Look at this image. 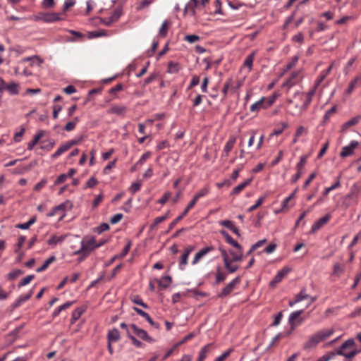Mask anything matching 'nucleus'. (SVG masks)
I'll return each instance as SVG.
<instances>
[{"label": "nucleus", "mask_w": 361, "mask_h": 361, "mask_svg": "<svg viewBox=\"0 0 361 361\" xmlns=\"http://www.w3.org/2000/svg\"><path fill=\"white\" fill-rule=\"evenodd\" d=\"M34 275H28L24 277L18 283V287H21L28 284L34 279Z\"/></svg>", "instance_id": "51"}, {"label": "nucleus", "mask_w": 361, "mask_h": 361, "mask_svg": "<svg viewBox=\"0 0 361 361\" xmlns=\"http://www.w3.org/2000/svg\"><path fill=\"white\" fill-rule=\"evenodd\" d=\"M188 256L189 255L187 253L183 252L179 262L180 269H183V266H185L187 264Z\"/></svg>", "instance_id": "60"}, {"label": "nucleus", "mask_w": 361, "mask_h": 361, "mask_svg": "<svg viewBox=\"0 0 361 361\" xmlns=\"http://www.w3.org/2000/svg\"><path fill=\"white\" fill-rule=\"evenodd\" d=\"M220 233L223 235L228 244L233 246L237 250H243L241 245L236 240H233V238L226 231L221 230L220 231Z\"/></svg>", "instance_id": "11"}, {"label": "nucleus", "mask_w": 361, "mask_h": 361, "mask_svg": "<svg viewBox=\"0 0 361 361\" xmlns=\"http://www.w3.org/2000/svg\"><path fill=\"white\" fill-rule=\"evenodd\" d=\"M226 269L228 271L229 273H234L238 269V267L236 265H232V260L230 259L226 261H224Z\"/></svg>", "instance_id": "36"}, {"label": "nucleus", "mask_w": 361, "mask_h": 361, "mask_svg": "<svg viewBox=\"0 0 361 361\" xmlns=\"http://www.w3.org/2000/svg\"><path fill=\"white\" fill-rule=\"evenodd\" d=\"M158 78V73H152L149 76L144 80V85H147L149 83L152 82L154 80Z\"/></svg>", "instance_id": "59"}, {"label": "nucleus", "mask_w": 361, "mask_h": 361, "mask_svg": "<svg viewBox=\"0 0 361 361\" xmlns=\"http://www.w3.org/2000/svg\"><path fill=\"white\" fill-rule=\"evenodd\" d=\"M236 139L235 137H230L228 142H226L225 147H224V152L228 155L229 152L233 149L235 143Z\"/></svg>", "instance_id": "26"}, {"label": "nucleus", "mask_w": 361, "mask_h": 361, "mask_svg": "<svg viewBox=\"0 0 361 361\" xmlns=\"http://www.w3.org/2000/svg\"><path fill=\"white\" fill-rule=\"evenodd\" d=\"M131 301L134 303V304H136V305H139L142 307H143L145 309H147L149 307L148 305L145 303L140 298V297L137 295H133L132 298H131Z\"/></svg>", "instance_id": "39"}, {"label": "nucleus", "mask_w": 361, "mask_h": 361, "mask_svg": "<svg viewBox=\"0 0 361 361\" xmlns=\"http://www.w3.org/2000/svg\"><path fill=\"white\" fill-rule=\"evenodd\" d=\"M255 52L253 51L252 53H251L246 57V59L244 61L243 66L245 67H247L249 69V71H251V69H252L253 61L255 59Z\"/></svg>", "instance_id": "30"}, {"label": "nucleus", "mask_w": 361, "mask_h": 361, "mask_svg": "<svg viewBox=\"0 0 361 361\" xmlns=\"http://www.w3.org/2000/svg\"><path fill=\"white\" fill-rule=\"evenodd\" d=\"M252 182V178L247 179L245 180L243 183L239 184L236 187H235L232 192L231 195H237L240 193L246 186H247Z\"/></svg>", "instance_id": "19"}, {"label": "nucleus", "mask_w": 361, "mask_h": 361, "mask_svg": "<svg viewBox=\"0 0 361 361\" xmlns=\"http://www.w3.org/2000/svg\"><path fill=\"white\" fill-rule=\"evenodd\" d=\"M355 345V343L353 339L350 338L347 341H345L341 346L336 350L334 351L336 355H342L344 356L345 358H352L355 357L357 354L360 353V350H352L349 352H347V349H350L354 347Z\"/></svg>", "instance_id": "3"}, {"label": "nucleus", "mask_w": 361, "mask_h": 361, "mask_svg": "<svg viewBox=\"0 0 361 361\" xmlns=\"http://www.w3.org/2000/svg\"><path fill=\"white\" fill-rule=\"evenodd\" d=\"M360 80V78L359 77H356L349 84V86L348 87V89L346 90V93L348 94H350L353 92L354 88L355 87L356 85L357 84V82H359Z\"/></svg>", "instance_id": "43"}, {"label": "nucleus", "mask_w": 361, "mask_h": 361, "mask_svg": "<svg viewBox=\"0 0 361 361\" xmlns=\"http://www.w3.org/2000/svg\"><path fill=\"white\" fill-rule=\"evenodd\" d=\"M226 279V274L220 271V269L218 268L216 273V284L224 281Z\"/></svg>", "instance_id": "42"}, {"label": "nucleus", "mask_w": 361, "mask_h": 361, "mask_svg": "<svg viewBox=\"0 0 361 361\" xmlns=\"http://www.w3.org/2000/svg\"><path fill=\"white\" fill-rule=\"evenodd\" d=\"M209 192V187H204L201 190H200L195 195V197H197V199L199 200L200 197H202L207 195Z\"/></svg>", "instance_id": "48"}, {"label": "nucleus", "mask_w": 361, "mask_h": 361, "mask_svg": "<svg viewBox=\"0 0 361 361\" xmlns=\"http://www.w3.org/2000/svg\"><path fill=\"white\" fill-rule=\"evenodd\" d=\"M360 116H357L355 117L352 118L351 119H350L349 121L343 124L342 130H345L348 128L356 125L360 121Z\"/></svg>", "instance_id": "20"}, {"label": "nucleus", "mask_w": 361, "mask_h": 361, "mask_svg": "<svg viewBox=\"0 0 361 361\" xmlns=\"http://www.w3.org/2000/svg\"><path fill=\"white\" fill-rule=\"evenodd\" d=\"M289 271L290 269L286 268H283L280 270L274 276V279L270 282L269 286L273 288L275 287L278 283L282 281L283 277L289 272Z\"/></svg>", "instance_id": "10"}, {"label": "nucleus", "mask_w": 361, "mask_h": 361, "mask_svg": "<svg viewBox=\"0 0 361 361\" xmlns=\"http://www.w3.org/2000/svg\"><path fill=\"white\" fill-rule=\"evenodd\" d=\"M360 192V188L357 185L354 184L351 188L350 192L345 196L343 205L345 208L349 207L352 204H356L357 203V197Z\"/></svg>", "instance_id": "4"}, {"label": "nucleus", "mask_w": 361, "mask_h": 361, "mask_svg": "<svg viewBox=\"0 0 361 361\" xmlns=\"http://www.w3.org/2000/svg\"><path fill=\"white\" fill-rule=\"evenodd\" d=\"M340 185L341 183L339 179H338L336 182L334 184H333L331 187L325 188L324 191L323 192V195H327L331 190L340 187Z\"/></svg>", "instance_id": "47"}, {"label": "nucleus", "mask_w": 361, "mask_h": 361, "mask_svg": "<svg viewBox=\"0 0 361 361\" xmlns=\"http://www.w3.org/2000/svg\"><path fill=\"white\" fill-rule=\"evenodd\" d=\"M167 218H168L167 214H166L165 215H164L162 216L157 217L154 219V222L150 225L149 229L151 231L154 230L159 224L164 221Z\"/></svg>", "instance_id": "32"}, {"label": "nucleus", "mask_w": 361, "mask_h": 361, "mask_svg": "<svg viewBox=\"0 0 361 361\" xmlns=\"http://www.w3.org/2000/svg\"><path fill=\"white\" fill-rule=\"evenodd\" d=\"M334 330L333 329L322 330L317 332L305 343L304 349L308 350L315 347L319 342L330 337Z\"/></svg>", "instance_id": "2"}, {"label": "nucleus", "mask_w": 361, "mask_h": 361, "mask_svg": "<svg viewBox=\"0 0 361 361\" xmlns=\"http://www.w3.org/2000/svg\"><path fill=\"white\" fill-rule=\"evenodd\" d=\"M200 39V37L197 35H188L185 37V40L190 43H193Z\"/></svg>", "instance_id": "61"}, {"label": "nucleus", "mask_w": 361, "mask_h": 361, "mask_svg": "<svg viewBox=\"0 0 361 361\" xmlns=\"http://www.w3.org/2000/svg\"><path fill=\"white\" fill-rule=\"evenodd\" d=\"M63 240V237H57L56 235L52 236L47 240V243L50 245H55L57 243L62 242Z\"/></svg>", "instance_id": "46"}, {"label": "nucleus", "mask_w": 361, "mask_h": 361, "mask_svg": "<svg viewBox=\"0 0 361 361\" xmlns=\"http://www.w3.org/2000/svg\"><path fill=\"white\" fill-rule=\"evenodd\" d=\"M43 18L45 23H52L61 20L59 14L56 13H44Z\"/></svg>", "instance_id": "17"}, {"label": "nucleus", "mask_w": 361, "mask_h": 361, "mask_svg": "<svg viewBox=\"0 0 361 361\" xmlns=\"http://www.w3.org/2000/svg\"><path fill=\"white\" fill-rule=\"evenodd\" d=\"M34 60H37L38 61L39 66H40L43 63V60L40 59V57L37 55L24 58L21 60L20 62L32 61Z\"/></svg>", "instance_id": "50"}, {"label": "nucleus", "mask_w": 361, "mask_h": 361, "mask_svg": "<svg viewBox=\"0 0 361 361\" xmlns=\"http://www.w3.org/2000/svg\"><path fill=\"white\" fill-rule=\"evenodd\" d=\"M130 246H131V242L128 241L127 245L123 249L121 253L119 255H118V258H123L128 254V252H129Z\"/></svg>", "instance_id": "58"}, {"label": "nucleus", "mask_w": 361, "mask_h": 361, "mask_svg": "<svg viewBox=\"0 0 361 361\" xmlns=\"http://www.w3.org/2000/svg\"><path fill=\"white\" fill-rule=\"evenodd\" d=\"M140 187H141V184L140 182L133 183L132 185H130V187L129 188V191L132 194H135L136 192H137L140 189Z\"/></svg>", "instance_id": "53"}, {"label": "nucleus", "mask_w": 361, "mask_h": 361, "mask_svg": "<svg viewBox=\"0 0 361 361\" xmlns=\"http://www.w3.org/2000/svg\"><path fill=\"white\" fill-rule=\"evenodd\" d=\"M187 214H185L184 212L180 214L179 215L174 221H173L169 226V229H168V231L167 232H169L171 229L173 228V227L176 226V224L179 221H180L183 216H185Z\"/></svg>", "instance_id": "52"}, {"label": "nucleus", "mask_w": 361, "mask_h": 361, "mask_svg": "<svg viewBox=\"0 0 361 361\" xmlns=\"http://www.w3.org/2000/svg\"><path fill=\"white\" fill-rule=\"evenodd\" d=\"M56 260L55 256H51L48 259L45 260L44 264L39 268L37 269V272H42L44 270H46L50 264L54 262Z\"/></svg>", "instance_id": "25"}, {"label": "nucleus", "mask_w": 361, "mask_h": 361, "mask_svg": "<svg viewBox=\"0 0 361 361\" xmlns=\"http://www.w3.org/2000/svg\"><path fill=\"white\" fill-rule=\"evenodd\" d=\"M265 105V98L262 97L259 101L251 105L250 111L252 112L257 113L259 110L262 108H264Z\"/></svg>", "instance_id": "18"}, {"label": "nucleus", "mask_w": 361, "mask_h": 361, "mask_svg": "<svg viewBox=\"0 0 361 361\" xmlns=\"http://www.w3.org/2000/svg\"><path fill=\"white\" fill-rule=\"evenodd\" d=\"M121 16V9H116L110 17L108 18V23H106V25H110L112 23L117 21Z\"/></svg>", "instance_id": "23"}, {"label": "nucleus", "mask_w": 361, "mask_h": 361, "mask_svg": "<svg viewBox=\"0 0 361 361\" xmlns=\"http://www.w3.org/2000/svg\"><path fill=\"white\" fill-rule=\"evenodd\" d=\"M121 338L119 331L114 328L109 331L107 334V340L110 342H116L118 341Z\"/></svg>", "instance_id": "15"}, {"label": "nucleus", "mask_w": 361, "mask_h": 361, "mask_svg": "<svg viewBox=\"0 0 361 361\" xmlns=\"http://www.w3.org/2000/svg\"><path fill=\"white\" fill-rule=\"evenodd\" d=\"M44 135V130H39L37 134L34 136L32 140L28 142L27 144V149L32 150L33 147L37 144L39 140L43 137Z\"/></svg>", "instance_id": "14"}, {"label": "nucleus", "mask_w": 361, "mask_h": 361, "mask_svg": "<svg viewBox=\"0 0 361 361\" xmlns=\"http://www.w3.org/2000/svg\"><path fill=\"white\" fill-rule=\"evenodd\" d=\"M23 271H21L20 269H16V270H14L13 271L10 272L8 274V279L13 280L16 278H17L19 275L23 274Z\"/></svg>", "instance_id": "54"}, {"label": "nucleus", "mask_w": 361, "mask_h": 361, "mask_svg": "<svg viewBox=\"0 0 361 361\" xmlns=\"http://www.w3.org/2000/svg\"><path fill=\"white\" fill-rule=\"evenodd\" d=\"M109 229V225L106 223L101 224L99 226L96 228V231L100 234L104 231H106Z\"/></svg>", "instance_id": "57"}, {"label": "nucleus", "mask_w": 361, "mask_h": 361, "mask_svg": "<svg viewBox=\"0 0 361 361\" xmlns=\"http://www.w3.org/2000/svg\"><path fill=\"white\" fill-rule=\"evenodd\" d=\"M168 27H169L168 21L167 20L164 21L160 29H159V33L161 37H165L166 36L167 31H168Z\"/></svg>", "instance_id": "44"}, {"label": "nucleus", "mask_w": 361, "mask_h": 361, "mask_svg": "<svg viewBox=\"0 0 361 361\" xmlns=\"http://www.w3.org/2000/svg\"><path fill=\"white\" fill-rule=\"evenodd\" d=\"M18 87L19 85L18 83L11 82L6 85V90L11 94H18L19 92Z\"/></svg>", "instance_id": "28"}, {"label": "nucleus", "mask_w": 361, "mask_h": 361, "mask_svg": "<svg viewBox=\"0 0 361 361\" xmlns=\"http://www.w3.org/2000/svg\"><path fill=\"white\" fill-rule=\"evenodd\" d=\"M336 355V353L334 351H331L329 353L321 357L318 359L317 361H329L331 360L334 356Z\"/></svg>", "instance_id": "64"}, {"label": "nucleus", "mask_w": 361, "mask_h": 361, "mask_svg": "<svg viewBox=\"0 0 361 361\" xmlns=\"http://www.w3.org/2000/svg\"><path fill=\"white\" fill-rule=\"evenodd\" d=\"M232 351H233V349H228L226 351H225L221 355L217 357L216 358V361H224V360H226L231 355Z\"/></svg>", "instance_id": "56"}, {"label": "nucleus", "mask_w": 361, "mask_h": 361, "mask_svg": "<svg viewBox=\"0 0 361 361\" xmlns=\"http://www.w3.org/2000/svg\"><path fill=\"white\" fill-rule=\"evenodd\" d=\"M130 328L133 330L134 333L143 341H148L149 343L154 341V339L149 336L145 330L137 327L135 324H131Z\"/></svg>", "instance_id": "6"}, {"label": "nucleus", "mask_w": 361, "mask_h": 361, "mask_svg": "<svg viewBox=\"0 0 361 361\" xmlns=\"http://www.w3.org/2000/svg\"><path fill=\"white\" fill-rule=\"evenodd\" d=\"M276 98V94H273L269 99H265V104L266 105L264 106V109H267L269 106H271L274 102H275V99Z\"/></svg>", "instance_id": "55"}, {"label": "nucleus", "mask_w": 361, "mask_h": 361, "mask_svg": "<svg viewBox=\"0 0 361 361\" xmlns=\"http://www.w3.org/2000/svg\"><path fill=\"white\" fill-rule=\"evenodd\" d=\"M344 271L345 266L343 264L336 263L333 267V275H336V276L339 277L343 274Z\"/></svg>", "instance_id": "24"}, {"label": "nucleus", "mask_w": 361, "mask_h": 361, "mask_svg": "<svg viewBox=\"0 0 361 361\" xmlns=\"http://www.w3.org/2000/svg\"><path fill=\"white\" fill-rule=\"evenodd\" d=\"M240 278L239 276L235 278L222 289L221 292L218 294V297L225 298L228 295L235 289V286L240 283Z\"/></svg>", "instance_id": "5"}, {"label": "nucleus", "mask_w": 361, "mask_h": 361, "mask_svg": "<svg viewBox=\"0 0 361 361\" xmlns=\"http://www.w3.org/2000/svg\"><path fill=\"white\" fill-rule=\"evenodd\" d=\"M296 296L298 297V301L300 302L303 300L309 299V298H310V295L306 293V290L305 288H302L300 290V292L296 295Z\"/></svg>", "instance_id": "49"}, {"label": "nucleus", "mask_w": 361, "mask_h": 361, "mask_svg": "<svg viewBox=\"0 0 361 361\" xmlns=\"http://www.w3.org/2000/svg\"><path fill=\"white\" fill-rule=\"evenodd\" d=\"M36 221L35 217L31 218L28 221L23 223V224H19L16 225V228H20V229H28L31 225H32Z\"/></svg>", "instance_id": "37"}, {"label": "nucleus", "mask_w": 361, "mask_h": 361, "mask_svg": "<svg viewBox=\"0 0 361 361\" xmlns=\"http://www.w3.org/2000/svg\"><path fill=\"white\" fill-rule=\"evenodd\" d=\"M215 250V247L212 245L207 246L206 247L202 248L198 252L196 253L195 255V257L192 260V264H197L202 257H203L204 255H206L208 252L213 251Z\"/></svg>", "instance_id": "9"}, {"label": "nucleus", "mask_w": 361, "mask_h": 361, "mask_svg": "<svg viewBox=\"0 0 361 361\" xmlns=\"http://www.w3.org/2000/svg\"><path fill=\"white\" fill-rule=\"evenodd\" d=\"M302 313V310H298L290 314L289 317V323L293 326L295 325V321L300 317Z\"/></svg>", "instance_id": "40"}, {"label": "nucleus", "mask_w": 361, "mask_h": 361, "mask_svg": "<svg viewBox=\"0 0 361 361\" xmlns=\"http://www.w3.org/2000/svg\"><path fill=\"white\" fill-rule=\"evenodd\" d=\"M331 215L326 214L324 216L320 218L317 221L312 227V232H315L319 230L322 226L325 225L330 219Z\"/></svg>", "instance_id": "12"}, {"label": "nucleus", "mask_w": 361, "mask_h": 361, "mask_svg": "<svg viewBox=\"0 0 361 361\" xmlns=\"http://www.w3.org/2000/svg\"><path fill=\"white\" fill-rule=\"evenodd\" d=\"M54 0H43L42 2V7L44 8H52L54 7Z\"/></svg>", "instance_id": "63"}, {"label": "nucleus", "mask_w": 361, "mask_h": 361, "mask_svg": "<svg viewBox=\"0 0 361 361\" xmlns=\"http://www.w3.org/2000/svg\"><path fill=\"white\" fill-rule=\"evenodd\" d=\"M316 90L317 88L314 87L310 92H307L306 95V102H305L302 106L304 109L306 108V106L309 105V104L311 102L312 97L315 94Z\"/></svg>", "instance_id": "41"}, {"label": "nucleus", "mask_w": 361, "mask_h": 361, "mask_svg": "<svg viewBox=\"0 0 361 361\" xmlns=\"http://www.w3.org/2000/svg\"><path fill=\"white\" fill-rule=\"evenodd\" d=\"M70 148L68 145L67 143L61 145L56 152L55 153H54L52 155H51V158L52 159H56V157H58L59 156H60L61 154H62L63 152H66L67 150H68Z\"/></svg>", "instance_id": "33"}, {"label": "nucleus", "mask_w": 361, "mask_h": 361, "mask_svg": "<svg viewBox=\"0 0 361 361\" xmlns=\"http://www.w3.org/2000/svg\"><path fill=\"white\" fill-rule=\"evenodd\" d=\"M359 146V142L356 140L352 141L349 145L343 147L340 153L341 157H346L353 154L355 149Z\"/></svg>", "instance_id": "7"}, {"label": "nucleus", "mask_w": 361, "mask_h": 361, "mask_svg": "<svg viewBox=\"0 0 361 361\" xmlns=\"http://www.w3.org/2000/svg\"><path fill=\"white\" fill-rule=\"evenodd\" d=\"M180 68L178 63L170 61L168 64V72L170 73H176L178 72Z\"/></svg>", "instance_id": "38"}, {"label": "nucleus", "mask_w": 361, "mask_h": 361, "mask_svg": "<svg viewBox=\"0 0 361 361\" xmlns=\"http://www.w3.org/2000/svg\"><path fill=\"white\" fill-rule=\"evenodd\" d=\"M127 335L128 337L131 340L132 343L137 348H141L143 346V343L137 340L135 336H132L128 330L127 329Z\"/></svg>", "instance_id": "45"}, {"label": "nucleus", "mask_w": 361, "mask_h": 361, "mask_svg": "<svg viewBox=\"0 0 361 361\" xmlns=\"http://www.w3.org/2000/svg\"><path fill=\"white\" fill-rule=\"evenodd\" d=\"M307 161V157L302 156L300 157V161L297 164V169L298 171H302V169H303L304 166L305 165Z\"/></svg>", "instance_id": "62"}, {"label": "nucleus", "mask_w": 361, "mask_h": 361, "mask_svg": "<svg viewBox=\"0 0 361 361\" xmlns=\"http://www.w3.org/2000/svg\"><path fill=\"white\" fill-rule=\"evenodd\" d=\"M126 111V107L124 106L114 105L107 110L109 114H116L118 116H123Z\"/></svg>", "instance_id": "13"}, {"label": "nucleus", "mask_w": 361, "mask_h": 361, "mask_svg": "<svg viewBox=\"0 0 361 361\" xmlns=\"http://www.w3.org/2000/svg\"><path fill=\"white\" fill-rule=\"evenodd\" d=\"M219 224L233 231L238 236H240L239 230L235 226L233 223L230 220H224L219 222Z\"/></svg>", "instance_id": "16"}, {"label": "nucleus", "mask_w": 361, "mask_h": 361, "mask_svg": "<svg viewBox=\"0 0 361 361\" xmlns=\"http://www.w3.org/2000/svg\"><path fill=\"white\" fill-rule=\"evenodd\" d=\"M99 247H101V244H97L94 237L85 236L81 241L80 249L75 251L73 255H83V257H86L90 254L91 252Z\"/></svg>", "instance_id": "1"}, {"label": "nucleus", "mask_w": 361, "mask_h": 361, "mask_svg": "<svg viewBox=\"0 0 361 361\" xmlns=\"http://www.w3.org/2000/svg\"><path fill=\"white\" fill-rule=\"evenodd\" d=\"M231 88L232 90L234 89V87H233V80L232 78L228 79L224 85V87L222 90V92L224 94V97H226L227 95V93L228 92V90Z\"/></svg>", "instance_id": "35"}, {"label": "nucleus", "mask_w": 361, "mask_h": 361, "mask_svg": "<svg viewBox=\"0 0 361 361\" xmlns=\"http://www.w3.org/2000/svg\"><path fill=\"white\" fill-rule=\"evenodd\" d=\"M212 347V343L207 344L204 345L200 351L199 356L197 361H204L205 357H207V354L209 351L210 348Z\"/></svg>", "instance_id": "22"}, {"label": "nucleus", "mask_w": 361, "mask_h": 361, "mask_svg": "<svg viewBox=\"0 0 361 361\" xmlns=\"http://www.w3.org/2000/svg\"><path fill=\"white\" fill-rule=\"evenodd\" d=\"M73 207V204L70 200H66V202L56 206L53 208L52 212L49 213L47 214V216H54L58 212L63 211L64 212L66 209H71Z\"/></svg>", "instance_id": "8"}, {"label": "nucleus", "mask_w": 361, "mask_h": 361, "mask_svg": "<svg viewBox=\"0 0 361 361\" xmlns=\"http://www.w3.org/2000/svg\"><path fill=\"white\" fill-rule=\"evenodd\" d=\"M199 6H200V4H199L198 0H190V2L185 6V12L188 9H190L192 12V14L195 15L196 13L195 8L199 7Z\"/></svg>", "instance_id": "27"}, {"label": "nucleus", "mask_w": 361, "mask_h": 361, "mask_svg": "<svg viewBox=\"0 0 361 361\" xmlns=\"http://www.w3.org/2000/svg\"><path fill=\"white\" fill-rule=\"evenodd\" d=\"M84 312V310L81 307H78L75 309L71 315V324L75 323L82 315V314Z\"/></svg>", "instance_id": "29"}, {"label": "nucleus", "mask_w": 361, "mask_h": 361, "mask_svg": "<svg viewBox=\"0 0 361 361\" xmlns=\"http://www.w3.org/2000/svg\"><path fill=\"white\" fill-rule=\"evenodd\" d=\"M55 145V141L53 139H48L42 142L40 148L46 151H50L52 149Z\"/></svg>", "instance_id": "21"}, {"label": "nucleus", "mask_w": 361, "mask_h": 361, "mask_svg": "<svg viewBox=\"0 0 361 361\" xmlns=\"http://www.w3.org/2000/svg\"><path fill=\"white\" fill-rule=\"evenodd\" d=\"M172 282V279L170 276H166L161 279L159 281V285L163 288H168Z\"/></svg>", "instance_id": "31"}, {"label": "nucleus", "mask_w": 361, "mask_h": 361, "mask_svg": "<svg viewBox=\"0 0 361 361\" xmlns=\"http://www.w3.org/2000/svg\"><path fill=\"white\" fill-rule=\"evenodd\" d=\"M243 250H238L237 252L231 251L230 253L232 255V262H240L243 259Z\"/></svg>", "instance_id": "34"}]
</instances>
